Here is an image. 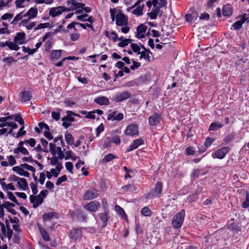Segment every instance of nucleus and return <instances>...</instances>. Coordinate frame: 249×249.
<instances>
[{
    "instance_id": "4",
    "label": "nucleus",
    "mask_w": 249,
    "mask_h": 249,
    "mask_svg": "<svg viewBox=\"0 0 249 249\" xmlns=\"http://www.w3.org/2000/svg\"><path fill=\"white\" fill-rule=\"evenodd\" d=\"M138 127L136 124L128 125L124 131L125 135L131 137H134L135 135H138Z\"/></svg>"
},
{
    "instance_id": "1",
    "label": "nucleus",
    "mask_w": 249,
    "mask_h": 249,
    "mask_svg": "<svg viewBox=\"0 0 249 249\" xmlns=\"http://www.w3.org/2000/svg\"><path fill=\"white\" fill-rule=\"evenodd\" d=\"M185 213V211L182 210L174 216L172 224L175 229H178L182 226L184 219Z\"/></svg>"
},
{
    "instance_id": "23",
    "label": "nucleus",
    "mask_w": 249,
    "mask_h": 249,
    "mask_svg": "<svg viewBox=\"0 0 249 249\" xmlns=\"http://www.w3.org/2000/svg\"><path fill=\"white\" fill-rule=\"evenodd\" d=\"M108 210H105L104 213H102L100 214V219L103 222L102 227H105L107 225V221L108 220L109 217L108 216Z\"/></svg>"
},
{
    "instance_id": "43",
    "label": "nucleus",
    "mask_w": 249,
    "mask_h": 249,
    "mask_svg": "<svg viewBox=\"0 0 249 249\" xmlns=\"http://www.w3.org/2000/svg\"><path fill=\"white\" fill-rule=\"evenodd\" d=\"M8 162L9 165L12 166L15 165L16 163V160L14 157L12 155H10L7 157Z\"/></svg>"
},
{
    "instance_id": "9",
    "label": "nucleus",
    "mask_w": 249,
    "mask_h": 249,
    "mask_svg": "<svg viewBox=\"0 0 249 249\" xmlns=\"http://www.w3.org/2000/svg\"><path fill=\"white\" fill-rule=\"evenodd\" d=\"M69 236L73 240H77L82 237V232L80 229H73L69 233Z\"/></svg>"
},
{
    "instance_id": "63",
    "label": "nucleus",
    "mask_w": 249,
    "mask_h": 249,
    "mask_svg": "<svg viewBox=\"0 0 249 249\" xmlns=\"http://www.w3.org/2000/svg\"><path fill=\"white\" fill-rule=\"evenodd\" d=\"M109 38L112 39L114 42H116L118 40V36L115 32H112L110 33Z\"/></svg>"
},
{
    "instance_id": "34",
    "label": "nucleus",
    "mask_w": 249,
    "mask_h": 249,
    "mask_svg": "<svg viewBox=\"0 0 249 249\" xmlns=\"http://www.w3.org/2000/svg\"><path fill=\"white\" fill-rule=\"evenodd\" d=\"M223 126V125L221 123H213L210 125L209 129L212 131H215L219 128L222 127Z\"/></svg>"
},
{
    "instance_id": "37",
    "label": "nucleus",
    "mask_w": 249,
    "mask_h": 249,
    "mask_svg": "<svg viewBox=\"0 0 249 249\" xmlns=\"http://www.w3.org/2000/svg\"><path fill=\"white\" fill-rule=\"evenodd\" d=\"M29 0H16L15 1V3L17 7L18 8H22L25 7L24 3L26 2H28Z\"/></svg>"
},
{
    "instance_id": "54",
    "label": "nucleus",
    "mask_w": 249,
    "mask_h": 249,
    "mask_svg": "<svg viewBox=\"0 0 249 249\" xmlns=\"http://www.w3.org/2000/svg\"><path fill=\"white\" fill-rule=\"evenodd\" d=\"M49 145L50 152L53 155H55L56 152L55 144L53 143H50Z\"/></svg>"
},
{
    "instance_id": "16",
    "label": "nucleus",
    "mask_w": 249,
    "mask_h": 249,
    "mask_svg": "<svg viewBox=\"0 0 249 249\" xmlns=\"http://www.w3.org/2000/svg\"><path fill=\"white\" fill-rule=\"evenodd\" d=\"M143 144V140L142 139L135 140L128 147L127 151L130 152L134 149H136L139 145Z\"/></svg>"
},
{
    "instance_id": "31",
    "label": "nucleus",
    "mask_w": 249,
    "mask_h": 249,
    "mask_svg": "<svg viewBox=\"0 0 249 249\" xmlns=\"http://www.w3.org/2000/svg\"><path fill=\"white\" fill-rule=\"evenodd\" d=\"M140 54H141V59H143L146 62H149V52L147 50L144 49V50L141 52Z\"/></svg>"
},
{
    "instance_id": "21",
    "label": "nucleus",
    "mask_w": 249,
    "mask_h": 249,
    "mask_svg": "<svg viewBox=\"0 0 249 249\" xmlns=\"http://www.w3.org/2000/svg\"><path fill=\"white\" fill-rule=\"evenodd\" d=\"M32 95L30 93L26 91H24L20 93L19 97V100L22 102H25L31 99Z\"/></svg>"
},
{
    "instance_id": "55",
    "label": "nucleus",
    "mask_w": 249,
    "mask_h": 249,
    "mask_svg": "<svg viewBox=\"0 0 249 249\" xmlns=\"http://www.w3.org/2000/svg\"><path fill=\"white\" fill-rule=\"evenodd\" d=\"M14 120L21 125H23L24 122L23 118L19 115H15L14 118Z\"/></svg>"
},
{
    "instance_id": "60",
    "label": "nucleus",
    "mask_w": 249,
    "mask_h": 249,
    "mask_svg": "<svg viewBox=\"0 0 249 249\" xmlns=\"http://www.w3.org/2000/svg\"><path fill=\"white\" fill-rule=\"evenodd\" d=\"M213 141V139L207 138L205 142L204 145L206 147H208L212 144Z\"/></svg>"
},
{
    "instance_id": "44",
    "label": "nucleus",
    "mask_w": 249,
    "mask_h": 249,
    "mask_svg": "<svg viewBox=\"0 0 249 249\" xmlns=\"http://www.w3.org/2000/svg\"><path fill=\"white\" fill-rule=\"evenodd\" d=\"M131 41V40L130 39H125L123 40L121 42H119L118 45L121 47H124L127 45L129 43H130Z\"/></svg>"
},
{
    "instance_id": "5",
    "label": "nucleus",
    "mask_w": 249,
    "mask_h": 249,
    "mask_svg": "<svg viewBox=\"0 0 249 249\" xmlns=\"http://www.w3.org/2000/svg\"><path fill=\"white\" fill-rule=\"evenodd\" d=\"M67 8L63 6H58L51 8L49 11V14L52 17H55L61 15L63 12L67 11Z\"/></svg>"
},
{
    "instance_id": "17",
    "label": "nucleus",
    "mask_w": 249,
    "mask_h": 249,
    "mask_svg": "<svg viewBox=\"0 0 249 249\" xmlns=\"http://www.w3.org/2000/svg\"><path fill=\"white\" fill-rule=\"evenodd\" d=\"M25 38V34L23 32L18 33L15 36L14 40V42L18 45H21L24 44V39Z\"/></svg>"
},
{
    "instance_id": "42",
    "label": "nucleus",
    "mask_w": 249,
    "mask_h": 249,
    "mask_svg": "<svg viewBox=\"0 0 249 249\" xmlns=\"http://www.w3.org/2000/svg\"><path fill=\"white\" fill-rule=\"evenodd\" d=\"M115 157L112 155V154H109L105 156L104 159H103V162H107L115 158Z\"/></svg>"
},
{
    "instance_id": "6",
    "label": "nucleus",
    "mask_w": 249,
    "mask_h": 249,
    "mask_svg": "<svg viewBox=\"0 0 249 249\" xmlns=\"http://www.w3.org/2000/svg\"><path fill=\"white\" fill-rule=\"evenodd\" d=\"M100 205L99 202L97 201H92L85 205L84 206V208L88 211L95 212L98 210Z\"/></svg>"
},
{
    "instance_id": "7",
    "label": "nucleus",
    "mask_w": 249,
    "mask_h": 249,
    "mask_svg": "<svg viewBox=\"0 0 249 249\" xmlns=\"http://www.w3.org/2000/svg\"><path fill=\"white\" fill-rule=\"evenodd\" d=\"M162 189V183L160 181L157 182L156 184L155 191L154 193H150L147 194V198H151L153 196H156L161 193Z\"/></svg>"
},
{
    "instance_id": "59",
    "label": "nucleus",
    "mask_w": 249,
    "mask_h": 249,
    "mask_svg": "<svg viewBox=\"0 0 249 249\" xmlns=\"http://www.w3.org/2000/svg\"><path fill=\"white\" fill-rule=\"evenodd\" d=\"M60 163L56 156H54L51 158L50 163L53 165H57Z\"/></svg>"
},
{
    "instance_id": "62",
    "label": "nucleus",
    "mask_w": 249,
    "mask_h": 249,
    "mask_svg": "<svg viewBox=\"0 0 249 249\" xmlns=\"http://www.w3.org/2000/svg\"><path fill=\"white\" fill-rule=\"evenodd\" d=\"M152 11L156 15H160V16L162 15V12L160 11V7L155 6L153 7Z\"/></svg>"
},
{
    "instance_id": "26",
    "label": "nucleus",
    "mask_w": 249,
    "mask_h": 249,
    "mask_svg": "<svg viewBox=\"0 0 249 249\" xmlns=\"http://www.w3.org/2000/svg\"><path fill=\"white\" fill-rule=\"evenodd\" d=\"M62 53V50H53L51 53V59L53 61H55L60 58Z\"/></svg>"
},
{
    "instance_id": "33",
    "label": "nucleus",
    "mask_w": 249,
    "mask_h": 249,
    "mask_svg": "<svg viewBox=\"0 0 249 249\" xmlns=\"http://www.w3.org/2000/svg\"><path fill=\"white\" fill-rule=\"evenodd\" d=\"M7 46L12 50L18 51L19 49V47L18 46V44L15 42L8 41Z\"/></svg>"
},
{
    "instance_id": "52",
    "label": "nucleus",
    "mask_w": 249,
    "mask_h": 249,
    "mask_svg": "<svg viewBox=\"0 0 249 249\" xmlns=\"http://www.w3.org/2000/svg\"><path fill=\"white\" fill-rule=\"evenodd\" d=\"M24 143H28L31 146L34 147L36 145V142L35 139L33 138H30L29 140H25Z\"/></svg>"
},
{
    "instance_id": "13",
    "label": "nucleus",
    "mask_w": 249,
    "mask_h": 249,
    "mask_svg": "<svg viewBox=\"0 0 249 249\" xmlns=\"http://www.w3.org/2000/svg\"><path fill=\"white\" fill-rule=\"evenodd\" d=\"M161 120L160 116L157 114H154L148 118L149 124L150 125H156L160 123Z\"/></svg>"
},
{
    "instance_id": "20",
    "label": "nucleus",
    "mask_w": 249,
    "mask_h": 249,
    "mask_svg": "<svg viewBox=\"0 0 249 249\" xmlns=\"http://www.w3.org/2000/svg\"><path fill=\"white\" fill-rule=\"evenodd\" d=\"M58 214L54 212L44 213L42 217L44 221H49L53 218L58 219Z\"/></svg>"
},
{
    "instance_id": "35",
    "label": "nucleus",
    "mask_w": 249,
    "mask_h": 249,
    "mask_svg": "<svg viewBox=\"0 0 249 249\" xmlns=\"http://www.w3.org/2000/svg\"><path fill=\"white\" fill-rule=\"evenodd\" d=\"M65 139L68 144H72L74 142V138L70 133H66L65 134Z\"/></svg>"
},
{
    "instance_id": "3",
    "label": "nucleus",
    "mask_w": 249,
    "mask_h": 249,
    "mask_svg": "<svg viewBox=\"0 0 249 249\" xmlns=\"http://www.w3.org/2000/svg\"><path fill=\"white\" fill-rule=\"evenodd\" d=\"M116 24L119 26H124L128 24V19L124 14L120 13H118L116 16Z\"/></svg>"
},
{
    "instance_id": "47",
    "label": "nucleus",
    "mask_w": 249,
    "mask_h": 249,
    "mask_svg": "<svg viewBox=\"0 0 249 249\" xmlns=\"http://www.w3.org/2000/svg\"><path fill=\"white\" fill-rule=\"evenodd\" d=\"M24 17L22 13L20 12L13 19V21L11 22V24L14 23L15 22L21 20Z\"/></svg>"
},
{
    "instance_id": "11",
    "label": "nucleus",
    "mask_w": 249,
    "mask_h": 249,
    "mask_svg": "<svg viewBox=\"0 0 249 249\" xmlns=\"http://www.w3.org/2000/svg\"><path fill=\"white\" fill-rule=\"evenodd\" d=\"M30 200L33 204V207L35 208H37L39 205L42 203L43 200L40 196H34L31 195L30 196Z\"/></svg>"
},
{
    "instance_id": "27",
    "label": "nucleus",
    "mask_w": 249,
    "mask_h": 249,
    "mask_svg": "<svg viewBox=\"0 0 249 249\" xmlns=\"http://www.w3.org/2000/svg\"><path fill=\"white\" fill-rule=\"evenodd\" d=\"M38 226L39 227L40 233L44 240L46 241H50V237L48 232L39 224L38 225Z\"/></svg>"
},
{
    "instance_id": "51",
    "label": "nucleus",
    "mask_w": 249,
    "mask_h": 249,
    "mask_svg": "<svg viewBox=\"0 0 249 249\" xmlns=\"http://www.w3.org/2000/svg\"><path fill=\"white\" fill-rule=\"evenodd\" d=\"M7 195L8 196L9 198L12 200L13 202L16 203L18 205H19V204L18 203L17 200L16 199V197L14 195V194L10 192H8L7 193Z\"/></svg>"
},
{
    "instance_id": "32",
    "label": "nucleus",
    "mask_w": 249,
    "mask_h": 249,
    "mask_svg": "<svg viewBox=\"0 0 249 249\" xmlns=\"http://www.w3.org/2000/svg\"><path fill=\"white\" fill-rule=\"evenodd\" d=\"M144 5H138L136 8L133 11L132 13L137 16H140L142 15V11L144 8Z\"/></svg>"
},
{
    "instance_id": "58",
    "label": "nucleus",
    "mask_w": 249,
    "mask_h": 249,
    "mask_svg": "<svg viewBox=\"0 0 249 249\" xmlns=\"http://www.w3.org/2000/svg\"><path fill=\"white\" fill-rule=\"evenodd\" d=\"M185 152L187 155H192L195 154V150L193 147L189 146L186 149Z\"/></svg>"
},
{
    "instance_id": "2",
    "label": "nucleus",
    "mask_w": 249,
    "mask_h": 249,
    "mask_svg": "<svg viewBox=\"0 0 249 249\" xmlns=\"http://www.w3.org/2000/svg\"><path fill=\"white\" fill-rule=\"evenodd\" d=\"M99 195V191L95 189H89L85 193L83 198L89 200L96 198Z\"/></svg>"
},
{
    "instance_id": "56",
    "label": "nucleus",
    "mask_w": 249,
    "mask_h": 249,
    "mask_svg": "<svg viewBox=\"0 0 249 249\" xmlns=\"http://www.w3.org/2000/svg\"><path fill=\"white\" fill-rule=\"evenodd\" d=\"M80 34L79 33H74L71 35L70 39L73 41L77 40L80 37Z\"/></svg>"
},
{
    "instance_id": "38",
    "label": "nucleus",
    "mask_w": 249,
    "mask_h": 249,
    "mask_svg": "<svg viewBox=\"0 0 249 249\" xmlns=\"http://www.w3.org/2000/svg\"><path fill=\"white\" fill-rule=\"evenodd\" d=\"M142 214L145 216H149L151 212L150 210L147 207H144L141 210Z\"/></svg>"
},
{
    "instance_id": "10",
    "label": "nucleus",
    "mask_w": 249,
    "mask_h": 249,
    "mask_svg": "<svg viewBox=\"0 0 249 249\" xmlns=\"http://www.w3.org/2000/svg\"><path fill=\"white\" fill-rule=\"evenodd\" d=\"M130 93L127 91H124L118 94L115 97V101L116 102H122L124 100H126L130 97Z\"/></svg>"
},
{
    "instance_id": "29",
    "label": "nucleus",
    "mask_w": 249,
    "mask_h": 249,
    "mask_svg": "<svg viewBox=\"0 0 249 249\" xmlns=\"http://www.w3.org/2000/svg\"><path fill=\"white\" fill-rule=\"evenodd\" d=\"M222 13L224 16H230L232 13V8L230 5H225L222 9Z\"/></svg>"
},
{
    "instance_id": "46",
    "label": "nucleus",
    "mask_w": 249,
    "mask_h": 249,
    "mask_svg": "<svg viewBox=\"0 0 249 249\" xmlns=\"http://www.w3.org/2000/svg\"><path fill=\"white\" fill-rule=\"evenodd\" d=\"M20 166L34 173L36 171L35 168L34 167L26 163L22 164Z\"/></svg>"
},
{
    "instance_id": "64",
    "label": "nucleus",
    "mask_w": 249,
    "mask_h": 249,
    "mask_svg": "<svg viewBox=\"0 0 249 249\" xmlns=\"http://www.w3.org/2000/svg\"><path fill=\"white\" fill-rule=\"evenodd\" d=\"M209 18V15L206 13H202L199 16V20H208Z\"/></svg>"
},
{
    "instance_id": "49",
    "label": "nucleus",
    "mask_w": 249,
    "mask_h": 249,
    "mask_svg": "<svg viewBox=\"0 0 249 249\" xmlns=\"http://www.w3.org/2000/svg\"><path fill=\"white\" fill-rule=\"evenodd\" d=\"M67 179V177L66 175H63L61 177H59L56 182V185L57 186H59L61 184V183L64 181H66Z\"/></svg>"
},
{
    "instance_id": "8",
    "label": "nucleus",
    "mask_w": 249,
    "mask_h": 249,
    "mask_svg": "<svg viewBox=\"0 0 249 249\" xmlns=\"http://www.w3.org/2000/svg\"><path fill=\"white\" fill-rule=\"evenodd\" d=\"M229 150V148L228 147H223L215 152L213 157L219 159H222L228 152Z\"/></svg>"
},
{
    "instance_id": "25",
    "label": "nucleus",
    "mask_w": 249,
    "mask_h": 249,
    "mask_svg": "<svg viewBox=\"0 0 249 249\" xmlns=\"http://www.w3.org/2000/svg\"><path fill=\"white\" fill-rule=\"evenodd\" d=\"M94 102L100 105H107L109 104V100L105 96H102L94 99Z\"/></svg>"
},
{
    "instance_id": "36",
    "label": "nucleus",
    "mask_w": 249,
    "mask_h": 249,
    "mask_svg": "<svg viewBox=\"0 0 249 249\" xmlns=\"http://www.w3.org/2000/svg\"><path fill=\"white\" fill-rule=\"evenodd\" d=\"M40 141L43 147L42 150L44 152H48L49 150L47 148L48 142L44 139H41Z\"/></svg>"
},
{
    "instance_id": "15",
    "label": "nucleus",
    "mask_w": 249,
    "mask_h": 249,
    "mask_svg": "<svg viewBox=\"0 0 249 249\" xmlns=\"http://www.w3.org/2000/svg\"><path fill=\"white\" fill-rule=\"evenodd\" d=\"M38 10L36 7L31 8L24 15V17H28V19H32L37 15Z\"/></svg>"
},
{
    "instance_id": "40",
    "label": "nucleus",
    "mask_w": 249,
    "mask_h": 249,
    "mask_svg": "<svg viewBox=\"0 0 249 249\" xmlns=\"http://www.w3.org/2000/svg\"><path fill=\"white\" fill-rule=\"evenodd\" d=\"M22 51L24 52L28 53L29 54H32L36 51V49H30L25 46L22 47Z\"/></svg>"
},
{
    "instance_id": "28",
    "label": "nucleus",
    "mask_w": 249,
    "mask_h": 249,
    "mask_svg": "<svg viewBox=\"0 0 249 249\" xmlns=\"http://www.w3.org/2000/svg\"><path fill=\"white\" fill-rule=\"evenodd\" d=\"M19 152L24 155H28L29 154L28 150L23 146H18L17 148L14 149V154H18Z\"/></svg>"
},
{
    "instance_id": "12",
    "label": "nucleus",
    "mask_w": 249,
    "mask_h": 249,
    "mask_svg": "<svg viewBox=\"0 0 249 249\" xmlns=\"http://www.w3.org/2000/svg\"><path fill=\"white\" fill-rule=\"evenodd\" d=\"M14 180L17 182L19 187L22 190H26L28 188V183L25 178L15 177Z\"/></svg>"
},
{
    "instance_id": "57",
    "label": "nucleus",
    "mask_w": 249,
    "mask_h": 249,
    "mask_svg": "<svg viewBox=\"0 0 249 249\" xmlns=\"http://www.w3.org/2000/svg\"><path fill=\"white\" fill-rule=\"evenodd\" d=\"M249 206V193L246 194V201L242 204V207L244 208H248Z\"/></svg>"
},
{
    "instance_id": "53",
    "label": "nucleus",
    "mask_w": 249,
    "mask_h": 249,
    "mask_svg": "<svg viewBox=\"0 0 249 249\" xmlns=\"http://www.w3.org/2000/svg\"><path fill=\"white\" fill-rule=\"evenodd\" d=\"M2 186L4 189L7 190H10L13 191L15 190V187L12 183H9L8 184L4 183V184L2 185Z\"/></svg>"
},
{
    "instance_id": "45",
    "label": "nucleus",
    "mask_w": 249,
    "mask_h": 249,
    "mask_svg": "<svg viewBox=\"0 0 249 249\" xmlns=\"http://www.w3.org/2000/svg\"><path fill=\"white\" fill-rule=\"evenodd\" d=\"M131 47L133 52L137 53L138 54L140 53L141 49L137 44L132 43L131 44Z\"/></svg>"
},
{
    "instance_id": "19",
    "label": "nucleus",
    "mask_w": 249,
    "mask_h": 249,
    "mask_svg": "<svg viewBox=\"0 0 249 249\" xmlns=\"http://www.w3.org/2000/svg\"><path fill=\"white\" fill-rule=\"evenodd\" d=\"M6 226L7 230V232H6V229L3 224H2L1 231L3 234L5 236L6 235L8 240H10L13 235V231L10 229L9 224L6 223Z\"/></svg>"
},
{
    "instance_id": "14",
    "label": "nucleus",
    "mask_w": 249,
    "mask_h": 249,
    "mask_svg": "<svg viewBox=\"0 0 249 249\" xmlns=\"http://www.w3.org/2000/svg\"><path fill=\"white\" fill-rule=\"evenodd\" d=\"M68 4H71V6L67 8V11H71L76 10L80 8H83L85 4L83 3L73 1L72 2H68Z\"/></svg>"
},
{
    "instance_id": "18",
    "label": "nucleus",
    "mask_w": 249,
    "mask_h": 249,
    "mask_svg": "<svg viewBox=\"0 0 249 249\" xmlns=\"http://www.w3.org/2000/svg\"><path fill=\"white\" fill-rule=\"evenodd\" d=\"M147 29L146 26L143 24L139 25L137 28L136 37L138 38H142L144 37V33Z\"/></svg>"
},
{
    "instance_id": "24",
    "label": "nucleus",
    "mask_w": 249,
    "mask_h": 249,
    "mask_svg": "<svg viewBox=\"0 0 249 249\" xmlns=\"http://www.w3.org/2000/svg\"><path fill=\"white\" fill-rule=\"evenodd\" d=\"M13 170L21 176L26 177H29L30 176V173L25 171L21 166H15L13 168Z\"/></svg>"
},
{
    "instance_id": "61",
    "label": "nucleus",
    "mask_w": 249,
    "mask_h": 249,
    "mask_svg": "<svg viewBox=\"0 0 249 249\" xmlns=\"http://www.w3.org/2000/svg\"><path fill=\"white\" fill-rule=\"evenodd\" d=\"M30 186L33 194L36 195L38 192L36 185L34 183L32 182L30 183Z\"/></svg>"
},
{
    "instance_id": "22",
    "label": "nucleus",
    "mask_w": 249,
    "mask_h": 249,
    "mask_svg": "<svg viewBox=\"0 0 249 249\" xmlns=\"http://www.w3.org/2000/svg\"><path fill=\"white\" fill-rule=\"evenodd\" d=\"M30 19H25L21 21V24L22 26H24L27 30H31L33 27H34L36 24V22H29V21Z\"/></svg>"
},
{
    "instance_id": "39",
    "label": "nucleus",
    "mask_w": 249,
    "mask_h": 249,
    "mask_svg": "<svg viewBox=\"0 0 249 249\" xmlns=\"http://www.w3.org/2000/svg\"><path fill=\"white\" fill-rule=\"evenodd\" d=\"M245 22V20L241 21L240 20L236 21L233 24V27L235 30H239L242 27V24Z\"/></svg>"
},
{
    "instance_id": "41",
    "label": "nucleus",
    "mask_w": 249,
    "mask_h": 249,
    "mask_svg": "<svg viewBox=\"0 0 249 249\" xmlns=\"http://www.w3.org/2000/svg\"><path fill=\"white\" fill-rule=\"evenodd\" d=\"M49 25L50 24L48 22L40 23L34 29V30L36 31L37 30L48 28Z\"/></svg>"
},
{
    "instance_id": "50",
    "label": "nucleus",
    "mask_w": 249,
    "mask_h": 249,
    "mask_svg": "<svg viewBox=\"0 0 249 249\" xmlns=\"http://www.w3.org/2000/svg\"><path fill=\"white\" fill-rule=\"evenodd\" d=\"M24 128V126L22 125V126L19 129L18 132L17 134L16 138H18L20 137V136H24L26 134V131L25 130H23V129Z\"/></svg>"
},
{
    "instance_id": "30",
    "label": "nucleus",
    "mask_w": 249,
    "mask_h": 249,
    "mask_svg": "<svg viewBox=\"0 0 249 249\" xmlns=\"http://www.w3.org/2000/svg\"><path fill=\"white\" fill-rule=\"evenodd\" d=\"M114 209L117 213L120 215L123 218L127 219L126 215L123 208L118 205H116L114 207Z\"/></svg>"
},
{
    "instance_id": "48",
    "label": "nucleus",
    "mask_w": 249,
    "mask_h": 249,
    "mask_svg": "<svg viewBox=\"0 0 249 249\" xmlns=\"http://www.w3.org/2000/svg\"><path fill=\"white\" fill-rule=\"evenodd\" d=\"M65 166L68 171L71 173L73 174L72 169H73V164L71 162H67L65 163Z\"/></svg>"
}]
</instances>
